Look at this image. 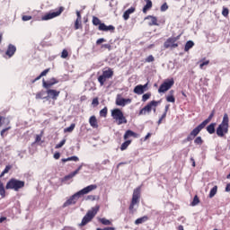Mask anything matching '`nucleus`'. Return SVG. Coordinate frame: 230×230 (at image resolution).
Returning <instances> with one entry per match:
<instances>
[{
  "mask_svg": "<svg viewBox=\"0 0 230 230\" xmlns=\"http://www.w3.org/2000/svg\"><path fill=\"white\" fill-rule=\"evenodd\" d=\"M98 186L96 184H91L84 189L80 190L79 191L75 192L74 195L70 196L68 199H66L62 208H66L67 207H70L72 205H75L81 196H84L89 194L90 192L97 190Z\"/></svg>",
  "mask_w": 230,
  "mask_h": 230,
  "instance_id": "1",
  "label": "nucleus"
},
{
  "mask_svg": "<svg viewBox=\"0 0 230 230\" xmlns=\"http://www.w3.org/2000/svg\"><path fill=\"white\" fill-rule=\"evenodd\" d=\"M215 117V111H213L208 119H206L203 122H201L199 125H198L195 128H193L190 133L186 137L187 142L193 141L199 134L200 132L211 122L213 118Z\"/></svg>",
  "mask_w": 230,
  "mask_h": 230,
  "instance_id": "2",
  "label": "nucleus"
},
{
  "mask_svg": "<svg viewBox=\"0 0 230 230\" xmlns=\"http://www.w3.org/2000/svg\"><path fill=\"white\" fill-rule=\"evenodd\" d=\"M229 115L225 113L222 122L217 128V136L218 137H225L229 133Z\"/></svg>",
  "mask_w": 230,
  "mask_h": 230,
  "instance_id": "3",
  "label": "nucleus"
},
{
  "mask_svg": "<svg viewBox=\"0 0 230 230\" xmlns=\"http://www.w3.org/2000/svg\"><path fill=\"white\" fill-rule=\"evenodd\" d=\"M99 211H100V206L99 205H96L95 207H93L84 216L81 223L78 224V226L79 227H84V226H87L89 223H91L93 220V218L96 217V215L98 214Z\"/></svg>",
  "mask_w": 230,
  "mask_h": 230,
  "instance_id": "4",
  "label": "nucleus"
},
{
  "mask_svg": "<svg viewBox=\"0 0 230 230\" xmlns=\"http://www.w3.org/2000/svg\"><path fill=\"white\" fill-rule=\"evenodd\" d=\"M25 187V181L16 178H11L5 184L6 190H13L19 192Z\"/></svg>",
  "mask_w": 230,
  "mask_h": 230,
  "instance_id": "5",
  "label": "nucleus"
},
{
  "mask_svg": "<svg viewBox=\"0 0 230 230\" xmlns=\"http://www.w3.org/2000/svg\"><path fill=\"white\" fill-rule=\"evenodd\" d=\"M93 25V26H98V31H103V32H111V33H114L115 32V26L113 25H106L104 22H102V21L96 17V16H93V20H92Z\"/></svg>",
  "mask_w": 230,
  "mask_h": 230,
  "instance_id": "6",
  "label": "nucleus"
},
{
  "mask_svg": "<svg viewBox=\"0 0 230 230\" xmlns=\"http://www.w3.org/2000/svg\"><path fill=\"white\" fill-rule=\"evenodd\" d=\"M141 193H142V186H138L136 189H134L131 202L128 207L129 211H133L135 208V206L140 203Z\"/></svg>",
  "mask_w": 230,
  "mask_h": 230,
  "instance_id": "7",
  "label": "nucleus"
},
{
  "mask_svg": "<svg viewBox=\"0 0 230 230\" xmlns=\"http://www.w3.org/2000/svg\"><path fill=\"white\" fill-rule=\"evenodd\" d=\"M161 103L160 101H151L150 102H148L144 108H142L139 112H138V116H143V115H146L152 112L153 108H154V111H156V108L158 107V105Z\"/></svg>",
  "mask_w": 230,
  "mask_h": 230,
  "instance_id": "8",
  "label": "nucleus"
},
{
  "mask_svg": "<svg viewBox=\"0 0 230 230\" xmlns=\"http://www.w3.org/2000/svg\"><path fill=\"white\" fill-rule=\"evenodd\" d=\"M111 117L114 120L118 121V125L128 124V119L124 116L123 111L120 109H114L111 111Z\"/></svg>",
  "mask_w": 230,
  "mask_h": 230,
  "instance_id": "9",
  "label": "nucleus"
},
{
  "mask_svg": "<svg viewBox=\"0 0 230 230\" xmlns=\"http://www.w3.org/2000/svg\"><path fill=\"white\" fill-rule=\"evenodd\" d=\"M64 10H65V7L60 6L57 11H49V13H46L44 15L41 16L40 21L48 22L55 19L56 17H59V15L63 13Z\"/></svg>",
  "mask_w": 230,
  "mask_h": 230,
  "instance_id": "10",
  "label": "nucleus"
},
{
  "mask_svg": "<svg viewBox=\"0 0 230 230\" xmlns=\"http://www.w3.org/2000/svg\"><path fill=\"white\" fill-rule=\"evenodd\" d=\"M114 76V71L109 67L107 70L102 71V75L98 76V83L101 86H104L107 80L111 79Z\"/></svg>",
  "mask_w": 230,
  "mask_h": 230,
  "instance_id": "11",
  "label": "nucleus"
},
{
  "mask_svg": "<svg viewBox=\"0 0 230 230\" xmlns=\"http://www.w3.org/2000/svg\"><path fill=\"white\" fill-rule=\"evenodd\" d=\"M181 34L176 36V37H170L168 38L165 42L164 43V48L165 49H177L179 48V44L177 43V41H179L181 40Z\"/></svg>",
  "mask_w": 230,
  "mask_h": 230,
  "instance_id": "12",
  "label": "nucleus"
},
{
  "mask_svg": "<svg viewBox=\"0 0 230 230\" xmlns=\"http://www.w3.org/2000/svg\"><path fill=\"white\" fill-rule=\"evenodd\" d=\"M174 84H175V81L173 78L166 79L164 81V83L158 88V93H165L168 91H170L173 87Z\"/></svg>",
  "mask_w": 230,
  "mask_h": 230,
  "instance_id": "13",
  "label": "nucleus"
},
{
  "mask_svg": "<svg viewBox=\"0 0 230 230\" xmlns=\"http://www.w3.org/2000/svg\"><path fill=\"white\" fill-rule=\"evenodd\" d=\"M58 84H59V80L55 77L50 78L49 81H46L45 79L42 80V87L47 90L50 89Z\"/></svg>",
  "mask_w": 230,
  "mask_h": 230,
  "instance_id": "14",
  "label": "nucleus"
},
{
  "mask_svg": "<svg viewBox=\"0 0 230 230\" xmlns=\"http://www.w3.org/2000/svg\"><path fill=\"white\" fill-rule=\"evenodd\" d=\"M46 93H47V100L51 99L53 101H58L60 95V91H58L55 89H48L46 91Z\"/></svg>",
  "mask_w": 230,
  "mask_h": 230,
  "instance_id": "15",
  "label": "nucleus"
},
{
  "mask_svg": "<svg viewBox=\"0 0 230 230\" xmlns=\"http://www.w3.org/2000/svg\"><path fill=\"white\" fill-rule=\"evenodd\" d=\"M131 103H132V99H130V98L125 99V98H122V97H118L116 99V105L117 106L125 107L128 104H131Z\"/></svg>",
  "mask_w": 230,
  "mask_h": 230,
  "instance_id": "16",
  "label": "nucleus"
},
{
  "mask_svg": "<svg viewBox=\"0 0 230 230\" xmlns=\"http://www.w3.org/2000/svg\"><path fill=\"white\" fill-rule=\"evenodd\" d=\"M16 51L17 48L13 44H9L5 51V56H7L9 58H12L15 55Z\"/></svg>",
  "mask_w": 230,
  "mask_h": 230,
  "instance_id": "17",
  "label": "nucleus"
},
{
  "mask_svg": "<svg viewBox=\"0 0 230 230\" xmlns=\"http://www.w3.org/2000/svg\"><path fill=\"white\" fill-rule=\"evenodd\" d=\"M145 21H149L148 22V26L149 27L159 26L158 19L155 16L147 15L146 17H145Z\"/></svg>",
  "mask_w": 230,
  "mask_h": 230,
  "instance_id": "18",
  "label": "nucleus"
},
{
  "mask_svg": "<svg viewBox=\"0 0 230 230\" xmlns=\"http://www.w3.org/2000/svg\"><path fill=\"white\" fill-rule=\"evenodd\" d=\"M140 137V135L138 133H136L134 132L133 130L131 129H128L124 136H123V139L124 140H128L129 139L130 137H133V138H138Z\"/></svg>",
  "mask_w": 230,
  "mask_h": 230,
  "instance_id": "19",
  "label": "nucleus"
},
{
  "mask_svg": "<svg viewBox=\"0 0 230 230\" xmlns=\"http://www.w3.org/2000/svg\"><path fill=\"white\" fill-rule=\"evenodd\" d=\"M135 12H136V7H130L128 10H126L123 13V20L128 21L130 19L131 13H135Z\"/></svg>",
  "mask_w": 230,
  "mask_h": 230,
  "instance_id": "20",
  "label": "nucleus"
},
{
  "mask_svg": "<svg viewBox=\"0 0 230 230\" xmlns=\"http://www.w3.org/2000/svg\"><path fill=\"white\" fill-rule=\"evenodd\" d=\"M89 124L94 129L99 128L98 119L95 115H93L89 118Z\"/></svg>",
  "mask_w": 230,
  "mask_h": 230,
  "instance_id": "21",
  "label": "nucleus"
},
{
  "mask_svg": "<svg viewBox=\"0 0 230 230\" xmlns=\"http://www.w3.org/2000/svg\"><path fill=\"white\" fill-rule=\"evenodd\" d=\"M50 68H47L43 70L40 75H38L35 79L31 81V84H35L36 82L40 81L42 77L47 76V75L50 72Z\"/></svg>",
  "mask_w": 230,
  "mask_h": 230,
  "instance_id": "22",
  "label": "nucleus"
},
{
  "mask_svg": "<svg viewBox=\"0 0 230 230\" xmlns=\"http://www.w3.org/2000/svg\"><path fill=\"white\" fill-rule=\"evenodd\" d=\"M165 99H166V102H169V103H175L176 102V98L174 96V90H171L169 92V94L166 95Z\"/></svg>",
  "mask_w": 230,
  "mask_h": 230,
  "instance_id": "23",
  "label": "nucleus"
},
{
  "mask_svg": "<svg viewBox=\"0 0 230 230\" xmlns=\"http://www.w3.org/2000/svg\"><path fill=\"white\" fill-rule=\"evenodd\" d=\"M83 169V164L79 165L78 168L76 170H75L74 172H70L68 175H66L65 177L66 180H70L73 179L74 177H75L79 172Z\"/></svg>",
  "mask_w": 230,
  "mask_h": 230,
  "instance_id": "24",
  "label": "nucleus"
},
{
  "mask_svg": "<svg viewBox=\"0 0 230 230\" xmlns=\"http://www.w3.org/2000/svg\"><path fill=\"white\" fill-rule=\"evenodd\" d=\"M83 169V164L79 165L78 168L76 170H75L74 172H70L68 175H66L65 177L66 180H70L73 179L74 177H75L79 172Z\"/></svg>",
  "mask_w": 230,
  "mask_h": 230,
  "instance_id": "25",
  "label": "nucleus"
},
{
  "mask_svg": "<svg viewBox=\"0 0 230 230\" xmlns=\"http://www.w3.org/2000/svg\"><path fill=\"white\" fill-rule=\"evenodd\" d=\"M83 169V164L79 165L78 168L76 170H75L74 172H70L68 175H66L65 177L66 180H70L73 179L74 177H75L79 172Z\"/></svg>",
  "mask_w": 230,
  "mask_h": 230,
  "instance_id": "26",
  "label": "nucleus"
},
{
  "mask_svg": "<svg viewBox=\"0 0 230 230\" xmlns=\"http://www.w3.org/2000/svg\"><path fill=\"white\" fill-rule=\"evenodd\" d=\"M144 1L146 4L144 5L142 12L143 13H147V12H149V10L153 8V2L151 0H144Z\"/></svg>",
  "mask_w": 230,
  "mask_h": 230,
  "instance_id": "27",
  "label": "nucleus"
},
{
  "mask_svg": "<svg viewBox=\"0 0 230 230\" xmlns=\"http://www.w3.org/2000/svg\"><path fill=\"white\" fill-rule=\"evenodd\" d=\"M46 93H47L46 91L41 90L35 94V99L36 100H48V96H46Z\"/></svg>",
  "mask_w": 230,
  "mask_h": 230,
  "instance_id": "28",
  "label": "nucleus"
},
{
  "mask_svg": "<svg viewBox=\"0 0 230 230\" xmlns=\"http://www.w3.org/2000/svg\"><path fill=\"white\" fill-rule=\"evenodd\" d=\"M148 220H149L148 216H143V217H138L135 220V225L139 226V225H142L144 223H146Z\"/></svg>",
  "mask_w": 230,
  "mask_h": 230,
  "instance_id": "29",
  "label": "nucleus"
},
{
  "mask_svg": "<svg viewBox=\"0 0 230 230\" xmlns=\"http://www.w3.org/2000/svg\"><path fill=\"white\" fill-rule=\"evenodd\" d=\"M133 92H134L135 94H137V95L144 94L145 90L143 89V84H137V86H135Z\"/></svg>",
  "mask_w": 230,
  "mask_h": 230,
  "instance_id": "30",
  "label": "nucleus"
},
{
  "mask_svg": "<svg viewBox=\"0 0 230 230\" xmlns=\"http://www.w3.org/2000/svg\"><path fill=\"white\" fill-rule=\"evenodd\" d=\"M0 197L1 199L6 198V188L2 181H0Z\"/></svg>",
  "mask_w": 230,
  "mask_h": 230,
  "instance_id": "31",
  "label": "nucleus"
},
{
  "mask_svg": "<svg viewBox=\"0 0 230 230\" xmlns=\"http://www.w3.org/2000/svg\"><path fill=\"white\" fill-rule=\"evenodd\" d=\"M79 161H80V159L76 155H73V156H70V157H67V158H62L61 159L62 163H67V162H75L76 163V162H79Z\"/></svg>",
  "mask_w": 230,
  "mask_h": 230,
  "instance_id": "32",
  "label": "nucleus"
},
{
  "mask_svg": "<svg viewBox=\"0 0 230 230\" xmlns=\"http://www.w3.org/2000/svg\"><path fill=\"white\" fill-rule=\"evenodd\" d=\"M217 123H211L207 127V131L208 134L213 135L216 133Z\"/></svg>",
  "mask_w": 230,
  "mask_h": 230,
  "instance_id": "33",
  "label": "nucleus"
},
{
  "mask_svg": "<svg viewBox=\"0 0 230 230\" xmlns=\"http://www.w3.org/2000/svg\"><path fill=\"white\" fill-rule=\"evenodd\" d=\"M132 144V140L127 139L125 142H123L120 146V151H126L128 146Z\"/></svg>",
  "mask_w": 230,
  "mask_h": 230,
  "instance_id": "34",
  "label": "nucleus"
},
{
  "mask_svg": "<svg viewBox=\"0 0 230 230\" xmlns=\"http://www.w3.org/2000/svg\"><path fill=\"white\" fill-rule=\"evenodd\" d=\"M194 46H195V43L192 40L187 41L184 47V51L185 52L190 51Z\"/></svg>",
  "mask_w": 230,
  "mask_h": 230,
  "instance_id": "35",
  "label": "nucleus"
},
{
  "mask_svg": "<svg viewBox=\"0 0 230 230\" xmlns=\"http://www.w3.org/2000/svg\"><path fill=\"white\" fill-rule=\"evenodd\" d=\"M217 191H218V186L217 185H215L209 191V198L210 199H213L217 194Z\"/></svg>",
  "mask_w": 230,
  "mask_h": 230,
  "instance_id": "36",
  "label": "nucleus"
},
{
  "mask_svg": "<svg viewBox=\"0 0 230 230\" xmlns=\"http://www.w3.org/2000/svg\"><path fill=\"white\" fill-rule=\"evenodd\" d=\"M74 29H75V31H78V30L83 29L82 20H75V21Z\"/></svg>",
  "mask_w": 230,
  "mask_h": 230,
  "instance_id": "37",
  "label": "nucleus"
},
{
  "mask_svg": "<svg viewBox=\"0 0 230 230\" xmlns=\"http://www.w3.org/2000/svg\"><path fill=\"white\" fill-rule=\"evenodd\" d=\"M12 168H13L12 165H6L3 172L0 173V179H2L5 174L9 173Z\"/></svg>",
  "mask_w": 230,
  "mask_h": 230,
  "instance_id": "38",
  "label": "nucleus"
},
{
  "mask_svg": "<svg viewBox=\"0 0 230 230\" xmlns=\"http://www.w3.org/2000/svg\"><path fill=\"white\" fill-rule=\"evenodd\" d=\"M100 223L103 226H111L112 222L105 217L100 218Z\"/></svg>",
  "mask_w": 230,
  "mask_h": 230,
  "instance_id": "39",
  "label": "nucleus"
},
{
  "mask_svg": "<svg viewBox=\"0 0 230 230\" xmlns=\"http://www.w3.org/2000/svg\"><path fill=\"white\" fill-rule=\"evenodd\" d=\"M75 128V123H72L69 127L66 128L64 129V132L65 133H72Z\"/></svg>",
  "mask_w": 230,
  "mask_h": 230,
  "instance_id": "40",
  "label": "nucleus"
},
{
  "mask_svg": "<svg viewBox=\"0 0 230 230\" xmlns=\"http://www.w3.org/2000/svg\"><path fill=\"white\" fill-rule=\"evenodd\" d=\"M107 116H108V107H104L100 111V117L107 118Z\"/></svg>",
  "mask_w": 230,
  "mask_h": 230,
  "instance_id": "41",
  "label": "nucleus"
},
{
  "mask_svg": "<svg viewBox=\"0 0 230 230\" xmlns=\"http://www.w3.org/2000/svg\"><path fill=\"white\" fill-rule=\"evenodd\" d=\"M199 203H200L199 197L198 195H195L194 198H193V200H192V202H191V206H192V207H196V206H198Z\"/></svg>",
  "mask_w": 230,
  "mask_h": 230,
  "instance_id": "42",
  "label": "nucleus"
},
{
  "mask_svg": "<svg viewBox=\"0 0 230 230\" xmlns=\"http://www.w3.org/2000/svg\"><path fill=\"white\" fill-rule=\"evenodd\" d=\"M194 144L197 146H202L204 144V140H203L202 137H197L194 139Z\"/></svg>",
  "mask_w": 230,
  "mask_h": 230,
  "instance_id": "43",
  "label": "nucleus"
},
{
  "mask_svg": "<svg viewBox=\"0 0 230 230\" xmlns=\"http://www.w3.org/2000/svg\"><path fill=\"white\" fill-rule=\"evenodd\" d=\"M151 97H152V93H146L143 94L142 102H146L148 100H150Z\"/></svg>",
  "mask_w": 230,
  "mask_h": 230,
  "instance_id": "44",
  "label": "nucleus"
},
{
  "mask_svg": "<svg viewBox=\"0 0 230 230\" xmlns=\"http://www.w3.org/2000/svg\"><path fill=\"white\" fill-rule=\"evenodd\" d=\"M66 143V139H62L58 144L56 145L55 149H60L62 148Z\"/></svg>",
  "mask_w": 230,
  "mask_h": 230,
  "instance_id": "45",
  "label": "nucleus"
},
{
  "mask_svg": "<svg viewBox=\"0 0 230 230\" xmlns=\"http://www.w3.org/2000/svg\"><path fill=\"white\" fill-rule=\"evenodd\" d=\"M230 11L227 7H223L222 15L224 17H229Z\"/></svg>",
  "mask_w": 230,
  "mask_h": 230,
  "instance_id": "46",
  "label": "nucleus"
},
{
  "mask_svg": "<svg viewBox=\"0 0 230 230\" xmlns=\"http://www.w3.org/2000/svg\"><path fill=\"white\" fill-rule=\"evenodd\" d=\"M155 61V58L153 55H149L146 59L145 63H153Z\"/></svg>",
  "mask_w": 230,
  "mask_h": 230,
  "instance_id": "47",
  "label": "nucleus"
},
{
  "mask_svg": "<svg viewBox=\"0 0 230 230\" xmlns=\"http://www.w3.org/2000/svg\"><path fill=\"white\" fill-rule=\"evenodd\" d=\"M69 56V53L66 49H63L61 53V58L66 59Z\"/></svg>",
  "mask_w": 230,
  "mask_h": 230,
  "instance_id": "48",
  "label": "nucleus"
},
{
  "mask_svg": "<svg viewBox=\"0 0 230 230\" xmlns=\"http://www.w3.org/2000/svg\"><path fill=\"white\" fill-rule=\"evenodd\" d=\"M99 104H100L99 98L98 97L93 98L92 101V105L93 107H98Z\"/></svg>",
  "mask_w": 230,
  "mask_h": 230,
  "instance_id": "49",
  "label": "nucleus"
},
{
  "mask_svg": "<svg viewBox=\"0 0 230 230\" xmlns=\"http://www.w3.org/2000/svg\"><path fill=\"white\" fill-rule=\"evenodd\" d=\"M10 129H11V127H7V128L2 129L1 132H0L1 137H2V138H4L5 133H6L7 131H9Z\"/></svg>",
  "mask_w": 230,
  "mask_h": 230,
  "instance_id": "50",
  "label": "nucleus"
},
{
  "mask_svg": "<svg viewBox=\"0 0 230 230\" xmlns=\"http://www.w3.org/2000/svg\"><path fill=\"white\" fill-rule=\"evenodd\" d=\"M161 12H166V10H169V5L167 3H164L162 5H161V8H160Z\"/></svg>",
  "mask_w": 230,
  "mask_h": 230,
  "instance_id": "51",
  "label": "nucleus"
},
{
  "mask_svg": "<svg viewBox=\"0 0 230 230\" xmlns=\"http://www.w3.org/2000/svg\"><path fill=\"white\" fill-rule=\"evenodd\" d=\"M31 20H32V16H31V15H22V22H30Z\"/></svg>",
  "mask_w": 230,
  "mask_h": 230,
  "instance_id": "52",
  "label": "nucleus"
},
{
  "mask_svg": "<svg viewBox=\"0 0 230 230\" xmlns=\"http://www.w3.org/2000/svg\"><path fill=\"white\" fill-rule=\"evenodd\" d=\"M209 64H210V60H206V61L202 62V63L199 65V68H200V69H203L204 66H208Z\"/></svg>",
  "mask_w": 230,
  "mask_h": 230,
  "instance_id": "53",
  "label": "nucleus"
},
{
  "mask_svg": "<svg viewBox=\"0 0 230 230\" xmlns=\"http://www.w3.org/2000/svg\"><path fill=\"white\" fill-rule=\"evenodd\" d=\"M104 42H106V40H105L104 38H101V39H98V40H96V45H97V46H100V45H102V44L104 43Z\"/></svg>",
  "mask_w": 230,
  "mask_h": 230,
  "instance_id": "54",
  "label": "nucleus"
},
{
  "mask_svg": "<svg viewBox=\"0 0 230 230\" xmlns=\"http://www.w3.org/2000/svg\"><path fill=\"white\" fill-rule=\"evenodd\" d=\"M102 49H108L109 51L111 50V44H102Z\"/></svg>",
  "mask_w": 230,
  "mask_h": 230,
  "instance_id": "55",
  "label": "nucleus"
},
{
  "mask_svg": "<svg viewBox=\"0 0 230 230\" xmlns=\"http://www.w3.org/2000/svg\"><path fill=\"white\" fill-rule=\"evenodd\" d=\"M96 230H116V228L113 227V226H107V227H104V228L98 227V228H96Z\"/></svg>",
  "mask_w": 230,
  "mask_h": 230,
  "instance_id": "56",
  "label": "nucleus"
},
{
  "mask_svg": "<svg viewBox=\"0 0 230 230\" xmlns=\"http://www.w3.org/2000/svg\"><path fill=\"white\" fill-rule=\"evenodd\" d=\"M60 156H61V155H60L59 152H56V153L54 154V155H53V157H54L55 160H59V159H60Z\"/></svg>",
  "mask_w": 230,
  "mask_h": 230,
  "instance_id": "57",
  "label": "nucleus"
},
{
  "mask_svg": "<svg viewBox=\"0 0 230 230\" xmlns=\"http://www.w3.org/2000/svg\"><path fill=\"white\" fill-rule=\"evenodd\" d=\"M76 20L82 21V14L80 11H76Z\"/></svg>",
  "mask_w": 230,
  "mask_h": 230,
  "instance_id": "58",
  "label": "nucleus"
},
{
  "mask_svg": "<svg viewBox=\"0 0 230 230\" xmlns=\"http://www.w3.org/2000/svg\"><path fill=\"white\" fill-rule=\"evenodd\" d=\"M87 199L94 201L96 199V197H95V195H89V196H87Z\"/></svg>",
  "mask_w": 230,
  "mask_h": 230,
  "instance_id": "59",
  "label": "nucleus"
},
{
  "mask_svg": "<svg viewBox=\"0 0 230 230\" xmlns=\"http://www.w3.org/2000/svg\"><path fill=\"white\" fill-rule=\"evenodd\" d=\"M190 162H191V164H192V167H196V161H195V159L193 158V157H190Z\"/></svg>",
  "mask_w": 230,
  "mask_h": 230,
  "instance_id": "60",
  "label": "nucleus"
},
{
  "mask_svg": "<svg viewBox=\"0 0 230 230\" xmlns=\"http://www.w3.org/2000/svg\"><path fill=\"white\" fill-rule=\"evenodd\" d=\"M226 192H230V182L226 186Z\"/></svg>",
  "mask_w": 230,
  "mask_h": 230,
  "instance_id": "61",
  "label": "nucleus"
},
{
  "mask_svg": "<svg viewBox=\"0 0 230 230\" xmlns=\"http://www.w3.org/2000/svg\"><path fill=\"white\" fill-rule=\"evenodd\" d=\"M169 110H170V104L165 105L164 112L168 113Z\"/></svg>",
  "mask_w": 230,
  "mask_h": 230,
  "instance_id": "62",
  "label": "nucleus"
},
{
  "mask_svg": "<svg viewBox=\"0 0 230 230\" xmlns=\"http://www.w3.org/2000/svg\"><path fill=\"white\" fill-rule=\"evenodd\" d=\"M7 217H0V224L4 223V221H6Z\"/></svg>",
  "mask_w": 230,
  "mask_h": 230,
  "instance_id": "63",
  "label": "nucleus"
},
{
  "mask_svg": "<svg viewBox=\"0 0 230 230\" xmlns=\"http://www.w3.org/2000/svg\"><path fill=\"white\" fill-rule=\"evenodd\" d=\"M178 230H184V226H183L182 225H180V226H178Z\"/></svg>",
  "mask_w": 230,
  "mask_h": 230,
  "instance_id": "64",
  "label": "nucleus"
}]
</instances>
